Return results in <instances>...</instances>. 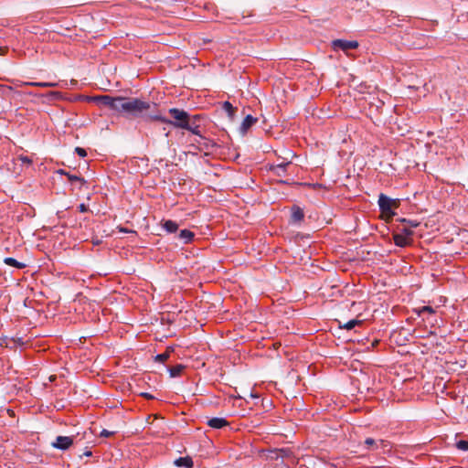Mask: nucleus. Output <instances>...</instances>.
<instances>
[{
	"mask_svg": "<svg viewBox=\"0 0 468 468\" xmlns=\"http://www.w3.org/2000/svg\"><path fill=\"white\" fill-rule=\"evenodd\" d=\"M291 165V162L282 163L276 165H271L270 167V171L273 173L276 176L282 177L286 174L287 167Z\"/></svg>",
	"mask_w": 468,
	"mask_h": 468,
	"instance_id": "9b49d317",
	"label": "nucleus"
},
{
	"mask_svg": "<svg viewBox=\"0 0 468 468\" xmlns=\"http://www.w3.org/2000/svg\"><path fill=\"white\" fill-rule=\"evenodd\" d=\"M157 104L134 97L121 96L116 113L128 120L143 119L145 122H153L147 118L154 112Z\"/></svg>",
	"mask_w": 468,
	"mask_h": 468,
	"instance_id": "f257e3e1",
	"label": "nucleus"
},
{
	"mask_svg": "<svg viewBox=\"0 0 468 468\" xmlns=\"http://www.w3.org/2000/svg\"><path fill=\"white\" fill-rule=\"evenodd\" d=\"M119 230H120L121 232H128V229H124V228H122V227H121V228H119Z\"/></svg>",
	"mask_w": 468,
	"mask_h": 468,
	"instance_id": "a19ab883",
	"label": "nucleus"
},
{
	"mask_svg": "<svg viewBox=\"0 0 468 468\" xmlns=\"http://www.w3.org/2000/svg\"><path fill=\"white\" fill-rule=\"evenodd\" d=\"M4 262L8 265V266H11V267H14V268H16V269H24L26 267V264L25 263H22L18 261H16V259L14 258H11V257H7L4 260Z\"/></svg>",
	"mask_w": 468,
	"mask_h": 468,
	"instance_id": "412c9836",
	"label": "nucleus"
},
{
	"mask_svg": "<svg viewBox=\"0 0 468 468\" xmlns=\"http://www.w3.org/2000/svg\"><path fill=\"white\" fill-rule=\"evenodd\" d=\"M47 82H26L25 85L46 88Z\"/></svg>",
	"mask_w": 468,
	"mask_h": 468,
	"instance_id": "473e14b6",
	"label": "nucleus"
},
{
	"mask_svg": "<svg viewBox=\"0 0 468 468\" xmlns=\"http://www.w3.org/2000/svg\"><path fill=\"white\" fill-rule=\"evenodd\" d=\"M321 186H321L320 184H318V183H316V184H314V185H313V187H314V189H316V188H320Z\"/></svg>",
	"mask_w": 468,
	"mask_h": 468,
	"instance_id": "ea45409f",
	"label": "nucleus"
},
{
	"mask_svg": "<svg viewBox=\"0 0 468 468\" xmlns=\"http://www.w3.org/2000/svg\"><path fill=\"white\" fill-rule=\"evenodd\" d=\"M396 221L403 224V226H408L410 228H417L420 225V222L417 220L408 219L405 218H399Z\"/></svg>",
	"mask_w": 468,
	"mask_h": 468,
	"instance_id": "5701e85b",
	"label": "nucleus"
},
{
	"mask_svg": "<svg viewBox=\"0 0 468 468\" xmlns=\"http://www.w3.org/2000/svg\"><path fill=\"white\" fill-rule=\"evenodd\" d=\"M362 324V321L356 320V319H353V320H350L347 323H346L343 325V328L347 329V330H351V329L355 328L356 325H358V324ZM340 327H342V325H340Z\"/></svg>",
	"mask_w": 468,
	"mask_h": 468,
	"instance_id": "a878e982",
	"label": "nucleus"
},
{
	"mask_svg": "<svg viewBox=\"0 0 468 468\" xmlns=\"http://www.w3.org/2000/svg\"><path fill=\"white\" fill-rule=\"evenodd\" d=\"M162 226L168 233H175L178 229V224L171 219L164 220Z\"/></svg>",
	"mask_w": 468,
	"mask_h": 468,
	"instance_id": "dca6fc26",
	"label": "nucleus"
},
{
	"mask_svg": "<svg viewBox=\"0 0 468 468\" xmlns=\"http://www.w3.org/2000/svg\"><path fill=\"white\" fill-rule=\"evenodd\" d=\"M57 173L60 174V175H63V176H67L69 181L71 182V183L80 182L81 185L87 184V181L83 177H80V176H75V175H71V174L68 173L64 169H58L57 171Z\"/></svg>",
	"mask_w": 468,
	"mask_h": 468,
	"instance_id": "ddd939ff",
	"label": "nucleus"
},
{
	"mask_svg": "<svg viewBox=\"0 0 468 468\" xmlns=\"http://www.w3.org/2000/svg\"><path fill=\"white\" fill-rule=\"evenodd\" d=\"M75 439L76 436H58L51 445L56 449L67 451L74 444Z\"/></svg>",
	"mask_w": 468,
	"mask_h": 468,
	"instance_id": "39448f33",
	"label": "nucleus"
},
{
	"mask_svg": "<svg viewBox=\"0 0 468 468\" xmlns=\"http://www.w3.org/2000/svg\"><path fill=\"white\" fill-rule=\"evenodd\" d=\"M121 96L113 97L111 95H97L89 98V101H94L100 106L107 107L115 112H117Z\"/></svg>",
	"mask_w": 468,
	"mask_h": 468,
	"instance_id": "20e7f679",
	"label": "nucleus"
},
{
	"mask_svg": "<svg viewBox=\"0 0 468 468\" xmlns=\"http://www.w3.org/2000/svg\"><path fill=\"white\" fill-rule=\"evenodd\" d=\"M186 368V366L182 364H177L174 367H171L168 368L169 374L171 378H176L179 377L183 370Z\"/></svg>",
	"mask_w": 468,
	"mask_h": 468,
	"instance_id": "a211bd4d",
	"label": "nucleus"
},
{
	"mask_svg": "<svg viewBox=\"0 0 468 468\" xmlns=\"http://www.w3.org/2000/svg\"><path fill=\"white\" fill-rule=\"evenodd\" d=\"M173 351L174 348L172 346H168L165 353L158 354L157 356H155L154 360L159 363H165L170 357V354Z\"/></svg>",
	"mask_w": 468,
	"mask_h": 468,
	"instance_id": "aec40b11",
	"label": "nucleus"
},
{
	"mask_svg": "<svg viewBox=\"0 0 468 468\" xmlns=\"http://www.w3.org/2000/svg\"><path fill=\"white\" fill-rule=\"evenodd\" d=\"M378 203L380 212L383 214L387 222L392 220L393 217L396 215L394 209L398 208L400 205L399 199L390 198L383 193L379 195Z\"/></svg>",
	"mask_w": 468,
	"mask_h": 468,
	"instance_id": "7ed1b4c3",
	"label": "nucleus"
},
{
	"mask_svg": "<svg viewBox=\"0 0 468 468\" xmlns=\"http://www.w3.org/2000/svg\"><path fill=\"white\" fill-rule=\"evenodd\" d=\"M393 240L395 245L400 248L411 246L413 243V239H410L409 238L403 236L399 232H396L393 234Z\"/></svg>",
	"mask_w": 468,
	"mask_h": 468,
	"instance_id": "1a4fd4ad",
	"label": "nucleus"
},
{
	"mask_svg": "<svg viewBox=\"0 0 468 468\" xmlns=\"http://www.w3.org/2000/svg\"><path fill=\"white\" fill-rule=\"evenodd\" d=\"M207 424L213 429H222L229 425V421L224 418H211Z\"/></svg>",
	"mask_w": 468,
	"mask_h": 468,
	"instance_id": "f8f14e48",
	"label": "nucleus"
},
{
	"mask_svg": "<svg viewBox=\"0 0 468 468\" xmlns=\"http://www.w3.org/2000/svg\"><path fill=\"white\" fill-rule=\"evenodd\" d=\"M141 396L146 399H154V397L152 394L147 393V392L141 393Z\"/></svg>",
	"mask_w": 468,
	"mask_h": 468,
	"instance_id": "f704fd0d",
	"label": "nucleus"
},
{
	"mask_svg": "<svg viewBox=\"0 0 468 468\" xmlns=\"http://www.w3.org/2000/svg\"><path fill=\"white\" fill-rule=\"evenodd\" d=\"M21 160H22L23 163H26V164H31L32 163L31 159L29 157H27V156H22Z\"/></svg>",
	"mask_w": 468,
	"mask_h": 468,
	"instance_id": "e433bc0d",
	"label": "nucleus"
},
{
	"mask_svg": "<svg viewBox=\"0 0 468 468\" xmlns=\"http://www.w3.org/2000/svg\"><path fill=\"white\" fill-rule=\"evenodd\" d=\"M365 445L368 450L372 449L374 446H376V441L372 438H367L365 441Z\"/></svg>",
	"mask_w": 468,
	"mask_h": 468,
	"instance_id": "cd10ccee",
	"label": "nucleus"
},
{
	"mask_svg": "<svg viewBox=\"0 0 468 468\" xmlns=\"http://www.w3.org/2000/svg\"><path fill=\"white\" fill-rule=\"evenodd\" d=\"M48 96L58 99L61 97V93L59 91H50Z\"/></svg>",
	"mask_w": 468,
	"mask_h": 468,
	"instance_id": "72a5a7b5",
	"label": "nucleus"
},
{
	"mask_svg": "<svg viewBox=\"0 0 468 468\" xmlns=\"http://www.w3.org/2000/svg\"><path fill=\"white\" fill-rule=\"evenodd\" d=\"M398 232H399L403 236H406L410 239H413L412 236L414 234V232H413V230H411V228H410L408 226L398 227Z\"/></svg>",
	"mask_w": 468,
	"mask_h": 468,
	"instance_id": "b1692460",
	"label": "nucleus"
},
{
	"mask_svg": "<svg viewBox=\"0 0 468 468\" xmlns=\"http://www.w3.org/2000/svg\"><path fill=\"white\" fill-rule=\"evenodd\" d=\"M258 122V118L253 117L252 115H247L240 126V132L242 134L247 133V132Z\"/></svg>",
	"mask_w": 468,
	"mask_h": 468,
	"instance_id": "9d476101",
	"label": "nucleus"
},
{
	"mask_svg": "<svg viewBox=\"0 0 468 468\" xmlns=\"http://www.w3.org/2000/svg\"><path fill=\"white\" fill-rule=\"evenodd\" d=\"M222 109L227 112L230 120L234 119V116L238 111V109L234 107L229 101H224L222 104Z\"/></svg>",
	"mask_w": 468,
	"mask_h": 468,
	"instance_id": "2eb2a0df",
	"label": "nucleus"
},
{
	"mask_svg": "<svg viewBox=\"0 0 468 468\" xmlns=\"http://www.w3.org/2000/svg\"><path fill=\"white\" fill-rule=\"evenodd\" d=\"M291 223L299 224L304 219V212L299 206L293 205L291 208Z\"/></svg>",
	"mask_w": 468,
	"mask_h": 468,
	"instance_id": "6e6552de",
	"label": "nucleus"
},
{
	"mask_svg": "<svg viewBox=\"0 0 468 468\" xmlns=\"http://www.w3.org/2000/svg\"><path fill=\"white\" fill-rule=\"evenodd\" d=\"M276 452H278L280 459L282 460L293 457V452L290 448L276 449Z\"/></svg>",
	"mask_w": 468,
	"mask_h": 468,
	"instance_id": "4be33fe9",
	"label": "nucleus"
},
{
	"mask_svg": "<svg viewBox=\"0 0 468 468\" xmlns=\"http://www.w3.org/2000/svg\"><path fill=\"white\" fill-rule=\"evenodd\" d=\"M169 135H170V132L168 131L165 133V136L168 137Z\"/></svg>",
	"mask_w": 468,
	"mask_h": 468,
	"instance_id": "c03bdc74",
	"label": "nucleus"
},
{
	"mask_svg": "<svg viewBox=\"0 0 468 468\" xmlns=\"http://www.w3.org/2000/svg\"><path fill=\"white\" fill-rule=\"evenodd\" d=\"M332 45L335 49H341L345 52H347L351 49H356L359 46L358 42L356 40L349 41L344 39H335L333 41Z\"/></svg>",
	"mask_w": 468,
	"mask_h": 468,
	"instance_id": "423d86ee",
	"label": "nucleus"
},
{
	"mask_svg": "<svg viewBox=\"0 0 468 468\" xmlns=\"http://www.w3.org/2000/svg\"><path fill=\"white\" fill-rule=\"evenodd\" d=\"M195 234L188 229H182L179 233V239H183L186 244L190 243L194 239Z\"/></svg>",
	"mask_w": 468,
	"mask_h": 468,
	"instance_id": "f3484780",
	"label": "nucleus"
},
{
	"mask_svg": "<svg viewBox=\"0 0 468 468\" xmlns=\"http://www.w3.org/2000/svg\"><path fill=\"white\" fill-rule=\"evenodd\" d=\"M268 458L271 460L278 461L280 459V456L278 452H276V449L271 450L270 453L268 455Z\"/></svg>",
	"mask_w": 468,
	"mask_h": 468,
	"instance_id": "c85d7f7f",
	"label": "nucleus"
},
{
	"mask_svg": "<svg viewBox=\"0 0 468 468\" xmlns=\"http://www.w3.org/2000/svg\"><path fill=\"white\" fill-rule=\"evenodd\" d=\"M200 139L202 140V142L196 141L198 144V145H195L194 144H192V146L195 147L198 151L212 150L213 148H216L218 146L216 142H214L211 139L206 138L205 136H204V138H200Z\"/></svg>",
	"mask_w": 468,
	"mask_h": 468,
	"instance_id": "0eeeda50",
	"label": "nucleus"
},
{
	"mask_svg": "<svg viewBox=\"0 0 468 468\" xmlns=\"http://www.w3.org/2000/svg\"><path fill=\"white\" fill-rule=\"evenodd\" d=\"M414 312L417 313L418 315H421V314H426V313L430 314H432L435 313V310L431 306H430V305H425V306H422V307H420L419 309H415Z\"/></svg>",
	"mask_w": 468,
	"mask_h": 468,
	"instance_id": "393cba45",
	"label": "nucleus"
},
{
	"mask_svg": "<svg viewBox=\"0 0 468 468\" xmlns=\"http://www.w3.org/2000/svg\"><path fill=\"white\" fill-rule=\"evenodd\" d=\"M168 112L172 119L162 116L156 108L154 109V112L148 115L147 118L149 120H153V122L158 121L179 129H185L186 127H188L187 125L189 122V113L186 111L178 108H171L169 109Z\"/></svg>",
	"mask_w": 468,
	"mask_h": 468,
	"instance_id": "f03ea898",
	"label": "nucleus"
},
{
	"mask_svg": "<svg viewBox=\"0 0 468 468\" xmlns=\"http://www.w3.org/2000/svg\"><path fill=\"white\" fill-rule=\"evenodd\" d=\"M75 152L76 154L80 156V157H85L87 156V151L84 149V148H81V147H76L75 148Z\"/></svg>",
	"mask_w": 468,
	"mask_h": 468,
	"instance_id": "7c9ffc66",
	"label": "nucleus"
},
{
	"mask_svg": "<svg viewBox=\"0 0 468 468\" xmlns=\"http://www.w3.org/2000/svg\"><path fill=\"white\" fill-rule=\"evenodd\" d=\"M79 210H80V212L84 213V212H87L89 210V207L85 204H80L79 206Z\"/></svg>",
	"mask_w": 468,
	"mask_h": 468,
	"instance_id": "c9c22d12",
	"label": "nucleus"
},
{
	"mask_svg": "<svg viewBox=\"0 0 468 468\" xmlns=\"http://www.w3.org/2000/svg\"><path fill=\"white\" fill-rule=\"evenodd\" d=\"M174 463L177 467H185V468H192L194 465L193 461H192L191 457H189V456L179 457L174 462Z\"/></svg>",
	"mask_w": 468,
	"mask_h": 468,
	"instance_id": "4468645a",
	"label": "nucleus"
},
{
	"mask_svg": "<svg viewBox=\"0 0 468 468\" xmlns=\"http://www.w3.org/2000/svg\"><path fill=\"white\" fill-rule=\"evenodd\" d=\"M455 446L458 450L466 452V451H468V441L460 440L455 443Z\"/></svg>",
	"mask_w": 468,
	"mask_h": 468,
	"instance_id": "bb28decb",
	"label": "nucleus"
},
{
	"mask_svg": "<svg viewBox=\"0 0 468 468\" xmlns=\"http://www.w3.org/2000/svg\"><path fill=\"white\" fill-rule=\"evenodd\" d=\"M202 115L200 114H195V115H190L189 114V122H196V123H199L200 120L202 119Z\"/></svg>",
	"mask_w": 468,
	"mask_h": 468,
	"instance_id": "c756f323",
	"label": "nucleus"
},
{
	"mask_svg": "<svg viewBox=\"0 0 468 468\" xmlns=\"http://www.w3.org/2000/svg\"><path fill=\"white\" fill-rule=\"evenodd\" d=\"M279 183H280V184H289V182H288V181H285V180H280V181H279Z\"/></svg>",
	"mask_w": 468,
	"mask_h": 468,
	"instance_id": "79ce46f5",
	"label": "nucleus"
},
{
	"mask_svg": "<svg viewBox=\"0 0 468 468\" xmlns=\"http://www.w3.org/2000/svg\"><path fill=\"white\" fill-rule=\"evenodd\" d=\"M83 455H84V456H91V455H92V452H91L90 451H87V452H85L82 455H80V458H81Z\"/></svg>",
	"mask_w": 468,
	"mask_h": 468,
	"instance_id": "58836bf2",
	"label": "nucleus"
},
{
	"mask_svg": "<svg viewBox=\"0 0 468 468\" xmlns=\"http://www.w3.org/2000/svg\"><path fill=\"white\" fill-rule=\"evenodd\" d=\"M58 83H57V82H47L46 83V88L58 87Z\"/></svg>",
	"mask_w": 468,
	"mask_h": 468,
	"instance_id": "4c0bfd02",
	"label": "nucleus"
},
{
	"mask_svg": "<svg viewBox=\"0 0 468 468\" xmlns=\"http://www.w3.org/2000/svg\"><path fill=\"white\" fill-rule=\"evenodd\" d=\"M116 433V431H109L105 429H103L101 433H100V436L101 437H105V438H108V437H111L112 435H114Z\"/></svg>",
	"mask_w": 468,
	"mask_h": 468,
	"instance_id": "2f4dec72",
	"label": "nucleus"
},
{
	"mask_svg": "<svg viewBox=\"0 0 468 468\" xmlns=\"http://www.w3.org/2000/svg\"><path fill=\"white\" fill-rule=\"evenodd\" d=\"M188 127H186L184 130H187L191 132L193 134L199 136L200 138H204V136L201 134L200 131V124L196 122H188Z\"/></svg>",
	"mask_w": 468,
	"mask_h": 468,
	"instance_id": "6ab92c4d",
	"label": "nucleus"
},
{
	"mask_svg": "<svg viewBox=\"0 0 468 468\" xmlns=\"http://www.w3.org/2000/svg\"><path fill=\"white\" fill-rule=\"evenodd\" d=\"M4 50H5V48L0 47V55L4 54Z\"/></svg>",
	"mask_w": 468,
	"mask_h": 468,
	"instance_id": "37998d69",
	"label": "nucleus"
}]
</instances>
